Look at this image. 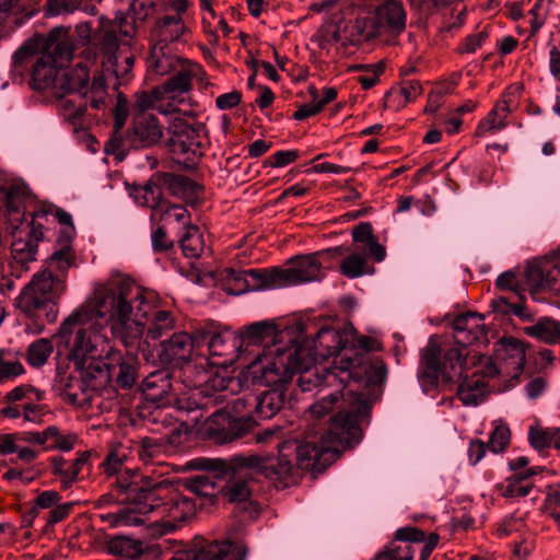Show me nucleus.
<instances>
[{"mask_svg": "<svg viewBox=\"0 0 560 560\" xmlns=\"http://www.w3.org/2000/svg\"><path fill=\"white\" fill-rule=\"evenodd\" d=\"M293 360V375L299 374L298 384L302 392H310L319 386L334 388L308 407L311 417L318 420L337 410L330 419L327 432L320 436H311L301 444L314 443L318 450L328 446L334 452L335 460L341 453L339 446H352L360 442V422L368 416L365 401L355 395L351 384H346L351 376L358 375L351 370L354 360L346 353L340 355V365H324L304 347L294 348Z\"/></svg>", "mask_w": 560, "mask_h": 560, "instance_id": "1", "label": "nucleus"}, {"mask_svg": "<svg viewBox=\"0 0 560 560\" xmlns=\"http://www.w3.org/2000/svg\"><path fill=\"white\" fill-rule=\"evenodd\" d=\"M279 455L240 454L224 458L196 457L186 462L189 470L212 472L213 477L231 475L222 489L223 497L230 503H245L252 495L249 481L261 475L268 479L284 481L292 476L294 465L291 456L295 454L296 465L303 470L322 471L334 462V452L325 446L318 450L314 443L299 444L288 440L277 444Z\"/></svg>", "mask_w": 560, "mask_h": 560, "instance_id": "2", "label": "nucleus"}, {"mask_svg": "<svg viewBox=\"0 0 560 560\" xmlns=\"http://www.w3.org/2000/svg\"><path fill=\"white\" fill-rule=\"evenodd\" d=\"M158 296L144 290L130 278H112L95 289L91 301L81 307L89 310V318H104L113 336L131 348L145 332V341L158 340L173 331L176 317L173 312L156 306Z\"/></svg>", "mask_w": 560, "mask_h": 560, "instance_id": "3", "label": "nucleus"}, {"mask_svg": "<svg viewBox=\"0 0 560 560\" xmlns=\"http://www.w3.org/2000/svg\"><path fill=\"white\" fill-rule=\"evenodd\" d=\"M88 313L86 307L75 310L61 323L55 336L58 346L68 351V359L74 364L72 373L58 380V388L62 399L77 408L90 407L103 386L92 361L103 351L101 347L105 339L93 329Z\"/></svg>", "mask_w": 560, "mask_h": 560, "instance_id": "4", "label": "nucleus"}, {"mask_svg": "<svg viewBox=\"0 0 560 560\" xmlns=\"http://www.w3.org/2000/svg\"><path fill=\"white\" fill-rule=\"evenodd\" d=\"M411 9L421 20L438 14L455 0H408ZM351 24L348 26L350 40L363 44L386 36L397 37L406 30L407 12L404 0H380L368 5L364 0L352 3Z\"/></svg>", "mask_w": 560, "mask_h": 560, "instance_id": "5", "label": "nucleus"}, {"mask_svg": "<svg viewBox=\"0 0 560 560\" xmlns=\"http://www.w3.org/2000/svg\"><path fill=\"white\" fill-rule=\"evenodd\" d=\"M191 8L190 0H165L164 12L154 19L149 32L150 72L165 75L177 69L180 62L177 47L191 38Z\"/></svg>", "mask_w": 560, "mask_h": 560, "instance_id": "6", "label": "nucleus"}, {"mask_svg": "<svg viewBox=\"0 0 560 560\" xmlns=\"http://www.w3.org/2000/svg\"><path fill=\"white\" fill-rule=\"evenodd\" d=\"M293 347H270L266 352L259 353L247 364L238 376L229 375L222 371L206 385V393L217 395V399L224 400L237 393L243 382L252 385H261L270 388L285 389L293 377Z\"/></svg>", "mask_w": 560, "mask_h": 560, "instance_id": "7", "label": "nucleus"}, {"mask_svg": "<svg viewBox=\"0 0 560 560\" xmlns=\"http://www.w3.org/2000/svg\"><path fill=\"white\" fill-rule=\"evenodd\" d=\"M200 338H202L200 351L194 364L187 365L186 372L196 370V375L189 382L202 397L220 401L217 395L205 392L206 385L222 371L231 375L228 368L240 358L241 340L231 331H200Z\"/></svg>", "mask_w": 560, "mask_h": 560, "instance_id": "8", "label": "nucleus"}, {"mask_svg": "<svg viewBox=\"0 0 560 560\" xmlns=\"http://www.w3.org/2000/svg\"><path fill=\"white\" fill-rule=\"evenodd\" d=\"M66 289L65 279L55 278L49 270L38 271L15 299V306L27 317L39 323L40 332L45 324L56 322L59 300Z\"/></svg>", "mask_w": 560, "mask_h": 560, "instance_id": "9", "label": "nucleus"}, {"mask_svg": "<svg viewBox=\"0 0 560 560\" xmlns=\"http://www.w3.org/2000/svg\"><path fill=\"white\" fill-rule=\"evenodd\" d=\"M144 479L145 476H142L141 480H137L129 474L118 477L113 483V490L117 500L126 504L101 514V520L110 527L139 526L147 522L152 524L153 505L144 487Z\"/></svg>", "mask_w": 560, "mask_h": 560, "instance_id": "10", "label": "nucleus"}, {"mask_svg": "<svg viewBox=\"0 0 560 560\" xmlns=\"http://www.w3.org/2000/svg\"><path fill=\"white\" fill-rule=\"evenodd\" d=\"M144 487L153 505L152 524H161L164 532H173L179 523L195 515L196 501L166 479L156 480L145 476Z\"/></svg>", "mask_w": 560, "mask_h": 560, "instance_id": "11", "label": "nucleus"}, {"mask_svg": "<svg viewBox=\"0 0 560 560\" xmlns=\"http://www.w3.org/2000/svg\"><path fill=\"white\" fill-rule=\"evenodd\" d=\"M86 48L82 51V60L68 69L58 80V90L65 94L75 93L90 96V106L102 109L108 97L107 85L101 71L98 59L85 58Z\"/></svg>", "mask_w": 560, "mask_h": 560, "instance_id": "12", "label": "nucleus"}, {"mask_svg": "<svg viewBox=\"0 0 560 560\" xmlns=\"http://www.w3.org/2000/svg\"><path fill=\"white\" fill-rule=\"evenodd\" d=\"M85 58L89 61L98 59L105 81L109 75L120 81L127 80L135 61L132 55H125L120 50L115 28L95 32L86 46Z\"/></svg>", "mask_w": 560, "mask_h": 560, "instance_id": "13", "label": "nucleus"}, {"mask_svg": "<svg viewBox=\"0 0 560 560\" xmlns=\"http://www.w3.org/2000/svg\"><path fill=\"white\" fill-rule=\"evenodd\" d=\"M200 70V66L180 58L176 70L159 88L166 106H160L159 112L163 115L179 114L186 117H196L197 110L192 107L189 92L192 89V79Z\"/></svg>", "mask_w": 560, "mask_h": 560, "instance_id": "14", "label": "nucleus"}, {"mask_svg": "<svg viewBox=\"0 0 560 560\" xmlns=\"http://www.w3.org/2000/svg\"><path fill=\"white\" fill-rule=\"evenodd\" d=\"M95 319L93 318V329L97 330L105 339L104 346L101 347L103 351L100 355H95V360L92 361V364H95L93 369L96 376L101 377L103 385L109 381H115L124 389L131 388L138 376L137 359L112 349L106 335V327L95 323Z\"/></svg>", "mask_w": 560, "mask_h": 560, "instance_id": "15", "label": "nucleus"}, {"mask_svg": "<svg viewBox=\"0 0 560 560\" xmlns=\"http://www.w3.org/2000/svg\"><path fill=\"white\" fill-rule=\"evenodd\" d=\"M343 254L342 247L327 248L308 255L294 257L290 260L291 267H272L271 282L273 290L301 283L320 281L325 277L324 261Z\"/></svg>", "mask_w": 560, "mask_h": 560, "instance_id": "16", "label": "nucleus"}, {"mask_svg": "<svg viewBox=\"0 0 560 560\" xmlns=\"http://www.w3.org/2000/svg\"><path fill=\"white\" fill-rule=\"evenodd\" d=\"M37 40L25 42L13 55V67L19 70L25 62L33 61L31 86L44 91L52 86L58 91V68L50 55H38Z\"/></svg>", "mask_w": 560, "mask_h": 560, "instance_id": "17", "label": "nucleus"}, {"mask_svg": "<svg viewBox=\"0 0 560 560\" xmlns=\"http://www.w3.org/2000/svg\"><path fill=\"white\" fill-rule=\"evenodd\" d=\"M525 364V347L515 338H502L494 348L492 359L482 368L488 377L499 376L502 380H517Z\"/></svg>", "mask_w": 560, "mask_h": 560, "instance_id": "18", "label": "nucleus"}, {"mask_svg": "<svg viewBox=\"0 0 560 560\" xmlns=\"http://www.w3.org/2000/svg\"><path fill=\"white\" fill-rule=\"evenodd\" d=\"M201 125L192 126L182 117H175L170 126L168 148L174 159L186 166L202 156Z\"/></svg>", "mask_w": 560, "mask_h": 560, "instance_id": "19", "label": "nucleus"}, {"mask_svg": "<svg viewBox=\"0 0 560 560\" xmlns=\"http://www.w3.org/2000/svg\"><path fill=\"white\" fill-rule=\"evenodd\" d=\"M202 338L200 331L196 334H188L186 331H176L172 336L161 342L160 358L165 363L182 364L184 374L187 377L194 378L196 370L186 372L188 364H194L200 348Z\"/></svg>", "mask_w": 560, "mask_h": 560, "instance_id": "20", "label": "nucleus"}, {"mask_svg": "<svg viewBox=\"0 0 560 560\" xmlns=\"http://www.w3.org/2000/svg\"><path fill=\"white\" fill-rule=\"evenodd\" d=\"M255 423L253 417H237L225 410H214L205 423V432L215 443L225 444L246 435Z\"/></svg>", "mask_w": 560, "mask_h": 560, "instance_id": "21", "label": "nucleus"}, {"mask_svg": "<svg viewBox=\"0 0 560 560\" xmlns=\"http://www.w3.org/2000/svg\"><path fill=\"white\" fill-rule=\"evenodd\" d=\"M270 268L236 269L225 268L223 285L229 294L240 295L249 291L273 290Z\"/></svg>", "mask_w": 560, "mask_h": 560, "instance_id": "22", "label": "nucleus"}, {"mask_svg": "<svg viewBox=\"0 0 560 560\" xmlns=\"http://www.w3.org/2000/svg\"><path fill=\"white\" fill-rule=\"evenodd\" d=\"M246 549L230 541H211L199 549L176 551L170 560H245Z\"/></svg>", "mask_w": 560, "mask_h": 560, "instance_id": "23", "label": "nucleus"}, {"mask_svg": "<svg viewBox=\"0 0 560 560\" xmlns=\"http://www.w3.org/2000/svg\"><path fill=\"white\" fill-rule=\"evenodd\" d=\"M163 136L158 118L150 113H136L132 126L127 133L131 147L149 148L158 143Z\"/></svg>", "mask_w": 560, "mask_h": 560, "instance_id": "24", "label": "nucleus"}, {"mask_svg": "<svg viewBox=\"0 0 560 560\" xmlns=\"http://www.w3.org/2000/svg\"><path fill=\"white\" fill-rule=\"evenodd\" d=\"M90 457V451L81 452L74 458H65L61 455L51 456L48 459L50 474L59 481L61 489H69L80 480V474Z\"/></svg>", "mask_w": 560, "mask_h": 560, "instance_id": "25", "label": "nucleus"}, {"mask_svg": "<svg viewBox=\"0 0 560 560\" xmlns=\"http://www.w3.org/2000/svg\"><path fill=\"white\" fill-rule=\"evenodd\" d=\"M249 384L250 382H243V386L237 393L229 396L222 401H217L209 397H202L205 401L201 402V406L208 407L209 405H222L218 410H225L228 413L237 417H253V419H257V393H254L248 388Z\"/></svg>", "mask_w": 560, "mask_h": 560, "instance_id": "26", "label": "nucleus"}, {"mask_svg": "<svg viewBox=\"0 0 560 560\" xmlns=\"http://www.w3.org/2000/svg\"><path fill=\"white\" fill-rule=\"evenodd\" d=\"M312 354L314 358L322 357L328 359L334 357L332 364L330 366L340 365V355H353L352 350L346 349L341 334L328 326H325L318 330L314 339Z\"/></svg>", "mask_w": 560, "mask_h": 560, "instance_id": "27", "label": "nucleus"}, {"mask_svg": "<svg viewBox=\"0 0 560 560\" xmlns=\"http://www.w3.org/2000/svg\"><path fill=\"white\" fill-rule=\"evenodd\" d=\"M354 360V366L351 369L353 372H357V376H351L346 384H351V387L354 389L355 395L360 396L366 405L368 401L362 394H359L358 390L360 388L359 383L363 381L362 374H364V380L366 385H380L382 384L387 376V366L382 360H374L369 364L363 363V355L361 353H353L350 355ZM370 406H368V410Z\"/></svg>", "mask_w": 560, "mask_h": 560, "instance_id": "28", "label": "nucleus"}, {"mask_svg": "<svg viewBox=\"0 0 560 560\" xmlns=\"http://www.w3.org/2000/svg\"><path fill=\"white\" fill-rule=\"evenodd\" d=\"M55 95L58 96L59 100V112L60 115L67 120L75 131L85 128L88 124L86 119V108L88 104H90V96L70 93H59V91H55Z\"/></svg>", "mask_w": 560, "mask_h": 560, "instance_id": "29", "label": "nucleus"}, {"mask_svg": "<svg viewBox=\"0 0 560 560\" xmlns=\"http://www.w3.org/2000/svg\"><path fill=\"white\" fill-rule=\"evenodd\" d=\"M485 377H488L482 372V368L475 370L471 374L466 373L465 376L458 381L457 398L465 406H478L487 396V383Z\"/></svg>", "mask_w": 560, "mask_h": 560, "instance_id": "30", "label": "nucleus"}, {"mask_svg": "<svg viewBox=\"0 0 560 560\" xmlns=\"http://www.w3.org/2000/svg\"><path fill=\"white\" fill-rule=\"evenodd\" d=\"M453 330L457 343L469 345L485 334L483 316L472 312L460 314L453 322Z\"/></svg>", "mask_w": 560, "mask_h": 560, "instance_id": "31", "label": "nucleus"}, {"mask_svg": "<svg viewBox=\"0 0 560 560\" xmlns=\"http://www.w3.org/2000/svg\"><path fill=\"white\" fill-rule=\"evenodd\" d=\"M171 387L170 375L166 371L152 372L141 383V390L145 400L158 406H164L170 401Z\"/></svg>", "mask_w": 560, "mask_h": 560, "instance_id": "32", "label": "nucleus"}, {"mask_svg": "<svg viewBox=\"0 0 560 560\" xmlns=\"http://www.w3.org/2000/svg\"><path fill=\"white\" fill-rule=\"evenodd\" d=\"M511 113V102L505 93L498 101L487 116L481 119L475 130L477 137H485L487 133L498 132L508 126V117Z\"/></svg>", "mask_w": 560, "mask_h": 560, "instance_id": "33", "label": "nucleus"}, {"mask_svg": "<svg viewBox=\"0 0 560 560\" xmlns=\"http://www.w3.org/2000/svg\"><path fill=\"white\" fill-rule=\"evenodd\" d=\"M130 455L129 448L124 446L122 444L113 445L105 459L101 463L100 469L107 476L113 477L116 476V479L121 475L129 474L132 478H137V480H141L142 477L136 470L125 469L126 462L128 460Z\"/></svg>", "mask_w": 560, "mask_h": 560, "instance_id": "34", "label": "nucleus"}, {"mask_svg": "<svg viewBox=\"0 0 560 560\" xmlns=\"http://www.w3.org/2000/svg\"><path fill=\"white\" fill-rule=\"evenodd\" d=\"M281 332L271 322H257L246 327L244 339L250 345L264 346L262 352H266L270 347H281L279 338Z\"/></svg>", "mask_w": 560, "mask_h": 560, "instance_id": "35", "label": "nucleus"}, {"mask_svg": "<svg viewBox=\"0 0 560 560\" xmlns=\"http://www.w3.org/2000/svg\"><path fill=\"white\" fill-rule=\"evenodd\" d=\"M28 198L30 188L23 182L0 186V210L4 208L9 213H21Z\"/></svg>", "mask_w": 560, "mask_h": 560, "instance_id": "36", "label": "nucleus"}, {"mask_svg": "<svg viewBox=\"0 0 560 560\" xmlns=\"http://www.w3.org/2000/svg\"><path fill=\"white\" fill-rule=\"evenodd\" d=\"M46 51L38 55H50L54 63L59 69L72 58V49L66 38V32L62 28H52L45 44Z\"/></svg>", "mask_w": 560, "mask_h": 560, "instance_id": "37", "label": "nucleus"}, {"mask_svg": "<svg viewBox=\"0 0 560 560\" xmlns=\"http://www.w3.org/2000/svg\"><path fill=\"white\" fill-rule=\"evenodd\" d=\"M466 358L463 350L452 347L443 351L441 377L446 383L460 381L468 370L465 368Z\"/></svg>", "mask_w": 560, "mask_h": 560, "instance_id": "38", "label": "nucleus"}, {"mask_svg": "<svg viewBox=\"0 0 560 560\" xmlns=\"http://www.w3.org/2000/svg\"><path fill=\"white\" fill-rule=\"evenodd\" d=\"M395 538L407 545L410 542H424L420 550L419 560H428L440 540V536L436 533H431L425 537L422 530L408 526L398 528L395 533Z\"/></svg>", "mask_w": 560, "mask_h": 560, "instance_id": "39", "label": "nucleus"}, {"mask_svg": "<svg viewBox=\"0 0 560 560\" xmlns=\"http://www.w3.org/2000/svg\"><path fill=\"white\" fill-rule=\"evenodd\" d=\"M285 401V389L270 388L257 394L256 418L267 420L277 415Z\"/></svg>", "mask_w": 560, "mask_h": 560, "instance_id": "40", "label": "nucleus"}, {"mask_svg": "<svg viewBox=\"0 0 560 560\" xmlns=\"http://www.w3.org/2000/svg\"><path fill=\"white\" fill-rule=\"evenodd\" d=\"M106 551L121 559H137L142 556L147 547L139 540L128 536H115L106 542Z\"/></svg>", "mask_w": 560, "mask_h": 560, "instance_id": "41", "label": "nucleus"}, {"mask_svg": "<svg viewBox=\"0 0 560 560\" xmlns=\"http://www.w3.org/2000/svg\"><path fill=\"white\" fill-rule=\"evenodd\" d=\"M37 217H52L60 224V235L58 241L70 243L75 236V229L72 217L69 212L51 203H43L37 209Z\"/></svg>", "mask_w": 560, "mask_h": 560, "instance_id": "42", "label": "nucleus"}, {"mask_svg": "<svg viewBox=\"0 0 560 560\" xmlns=\"http://www.w3.org/2000/svg\"><path fill=\"white\" fill-rule=\"evenodd\" d=\"M526 280L534 288H552L560 276V267L549 268V264L532 262L525 271Z\"/></svg>", "mask_w": 560, "mask_h": 560, "instance_id": "43", "label": "nucleus"}, {"mask_svg": "<svg viewBox=\"0 0 560 560\" xmlns=\"http://www.w3.org/2000/svg\"><path fill=\"white\" fill-rule=\"evenodd\" d=\"M168 187L172 194L188 205H196L201 197V187L190 178L183 175H168Z\"/></svg>", "mask_w": 560, "mask_h": 560, "instance_id": "44", "label": "nucleus"}, {"mask_svg": "<svg viewBox=\"0 0 560 560\" xmlns=\"http://www.w3.org/2000/svg\"><path fill=\"white\" fill-rule=\"evenodd\" d=\"M75 262V254L69 243H65L59 249L55 250L47 259L46 268L54 273L55 278H62L67 281L68 270Z\"/></svg>", "mask_w": 560, "mask_h": 560, "instance_id": "45", "label": "nucleus"}, {"mask_svg": "<svg viewBox=\"0 0 560 560\" xmlns=\"http://www.w3.org/2000/svg\"><path fill=\"white\" fill-rule=\"evenodd\" d=\"M133 196L140 206L148 207L153 210V214L151 215L152 219L158 215V211L166 202L163 199L161 186L154 180H149L145 185L136 188Z\"/></svg>", "mask_w": 560, "mask_h": 560, "instance_id": "46", "label": "nucleus"}, {"mask_svg": "<svg viewBox=\"0 0 560 560\" xmlns=\"http://www.w3.org/2000/svg\"><path fill=\"white\" fill-rule=\"evenodd\" d=\"M0 413L9 419H21L23 423H40L45 416V408L31 400L18 407H2Z\"/></svg>", "mask_w": 560, "mask_h": 560, "instance_id": "47", "label": "nucleus"}, {"mask_svg": "<svg viewBox=\"0 0 560 560\" xmlns=\"http://www.w3.org/2000/svg\"><path fill=\"white\" fill-rule=\"evenodd\" d=\"M52 352V340L49 338H38L27 346L24 359L31 368L40 369L48 362Z\"/></svg>", "mask_w": 560, "mask_h": 560, "instance_id": "48", "label": "nucleus"}, {"mask_svg": "<svg viewBox=\"0 0 560 560\" xmlns=\"http://www.w3.org/2000/svg\"><path fill=\"white\" fill-rule=\"evenodd\" d=\"M528 336L548 345L560 342V322L551 317H541L533 326L526 327Z\"/></svg>", "mask_w": 560, "mask_h": 560, "instance_id": "49", "label": "nucleus"}, {"mask_svg": "<svg viewBox=\"0 0 560 560\" xmlns=\"http://www.w3.org/2000/svg\"><path fill=\"white\" fill-rule=\"evenodd\" d=\"M47 443L45 451L70 452L79 442L74 432L61 430L57 425L46 428Z\"/></svg>", "mask_w": 560, "mask_h": 560, "instance_id": "50", "label": "nucleus"}, {"mask_svg": "<svg viewBox=\"0 0 560 560\" xmlns=\"http://www.w3.org/2000/svg\"><path fill=\"white\" fill-rule=\"evenodd\" d=\"M178 243L183 254L188 258H198L203 252V236L197 225L188 226V229L178 232Z\"/></svg>", "mask_w": 560, "mask_h": 560, "instance_id": "51", "label": "nucleus"}, {"mask_svg": "<svg viewBox=\"0 0 560 560\" xmlns=\"http://www.w3.org/2000/svg\"><path fill=\"white\" fill-rule=\"evenodd\" d=\"M493 27L489 24L479 27L476 32L465 36L458 44L456 51L459 55L475 54L482 48L491 38Z\"/></svg>", "mask_w": 560, "mask_h": 560, "instance_id": "52", "label": "nucleus"}, {"mask_svg": "<svg viewBox=\"0 0 560 560\" xmlns=\"http://www.w3.org/2000/svg\"><path fill=\"white\" fill-rule=\"evenodd\" d=\"M352 19H353V16L346 21V23L343 25V31H341L340 25L335 24V23H329V24L324 25L317 32V37H318L320 47L326 48L327 46H330V45L337 44V43H341V44L350 43V44L354 45L350 40V38H348V36H349L348 26L351 24Z\"/></svg>", "mask_w": 560, "mask_h": 560, "instance_id": "53", "label": "nucleus"}, {"mask_svg": "<svg viewBox=\"0 0 560 560\" xmlns=\"http://www.w3.org/2000/svg\"><path fill=\"white\" fill-rule=\"evenodd\" d=\"M158 214L160 215V221L176 223L178 225V230H180L179 232L194 225L191 223V215L189 211L182 205H172L166 201L158 211Z\"/></svg>", "mask_w": 560, "mask_h": 560, "instance_id": "54", "label": "nucleus"}, {"mask_svg": "<svg viewBox=\"0 0 560 560\" xmlns=\"http://www.w3.org/2000/svg\"><path fill=\"white\" fill-rule=\"evenodd\" d=\"M534 474L535 471L533 468L515 472V475L509 479V483L504 489L503 495L506 498L526 497L530 492L533 487V485L526 480Z\"/></svg>", "mask_w": 560, "mask_h": 560, "instance_id": "55", "label": "nucleus"}, {"mask_svg": "<svg viewBox=\"0 0 560 560\" xmlns=\"http://www.w3.org/2000/svg\"><path fill=\"white\" fill-rule=\"evenodd\" d=\"M184 488L189 493L196 494L197 497H211L215 490V482L212 477L207 474L197 475L191 477L184 482Z\"/></svg>", "mask_w": 560, "mask_h": 560, "instance_id": "56", "label": "nucleus"}, {"mask_svg": "<svg viewBox=\"0 0 560 560\" xmlns=\"http://www.w3.org/2000/svg\"><path fill=\"white\" fill-rule=\"evenodd\" d=\"M424 375L430 383H434L441 376L442 361L440 350L435 347H428L422 355Z\"/></svg>", "mask_w": 560, "mask_h": 560, "instance_id": "57", "label": "nucleus"}, {"mask_svg": "<svg viewBox=\"0 0 560 560\" xmlns=\"http://www.w3.org/2000/svg\"><path fill=\"white\" fill-rule=\"evenodd\" d=\"M160 106H166V103L158 86L151 92L138 94L133 104V108L138 113H148V110L152 108L159 110Z\"/></svg>", "mask_w": 560, "mask_h": 560, "instance_id": "58", "label": "nucleus"}, {"mask_svg": "<svg viewBox=\"0 0 560 560\" xmlns=\"http://www.w3.org/2000/svg\"><path fill=\"white\" fill-rule=\"evenodd\" d=\"M38 246L33 241L19 240L12 244L13 259L23 265L34 261L36 259Z\"/></svg>", "mask_w": 560, "mask_h": 560, "instance_id": "59", "label": "nucleus"}, {"mask_svg": "<svg viewBox=\"0 0 560 560\" xmlns=\"http://www.w3.org/2000/svg\"><path fill=\"white\" fill-rule=\"evenodd\" d=\"M413 553L411 545L390 542L386 550L377 553L373 560H412Z\"/></svg>", "mask_w": 560, "mask_h": 560, "instance_id": "60", "label": "nucleus"}, {"mask_svg": "<svg viewBox=\"0 0 560 560\" xmlns=\"http://www.w3.org/2000/svg\"><path fill=\"white\" fill-rule=\"evenodd\" d=\"M365 258L360 254H351L346 257L341 265V273L350 279L361 277L365 271Z\"/></svg>", "mask_w": 560, "mask_h": 560, "instance_id": "61", "label": "nucleus"}, {"mask_svg": "<svg viewBox=\"0 0 560 560\" xmlns=\"http://www.w3.org/2000/svg\"><path fill=\"white\" fill-rule=\"evenodd\" d=\"M555 427L551 428H540V427H530L528 431V441L530 445L541 452L546 448H550V442L552 440Z\"/></svg>", "mask_w": 560, "mask_h": 560, "instance_id": "62", "label": "nucleus"}, {"mask_svg": "<svg viewBox=\"0 0 560 560\" xmlns=\"http://www.w3.org/2000/svg\"><path fill=\"white\" fill-rule=\"evenodd\" d=\"M510 439V429L505 425H499L491 432L487 446L492 453L498 454L506 448Z\"/></svg>", "mask_w": 560, "mask_h": 560, "instance_id": "63", "label": "nucleus"}, {"mask_svg": "<svg viewBox=\"0 0 560 560\" xmlns=\"http://www.w3.org/2000/svg\"><path fill=\"white\" fill-rule=\"evenodd\" d=\"M360 68L368 71L366 74L358 77V82L360 83L363 90H369L376 85L380 81V77L385 71V65L383 61H380L374 65L361 66Z\"/></svg>", "mask_w": 560, "mask_h": 560, "instance_id": "64", "label": "nucleus"}]
</instances>
